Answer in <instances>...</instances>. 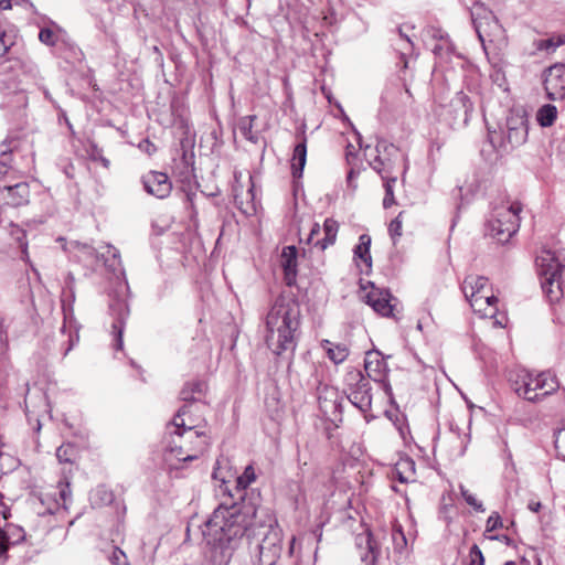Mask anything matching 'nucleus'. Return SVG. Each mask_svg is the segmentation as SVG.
I'll return each mask as SVG.
<instances>
[{"instance_id":"obj_6","label":"nucleus","mask_w":565,"mask_h":565,"mask_svg":"<svg viewBox=\"0 0 565 565\" xmlns=\"http://www.w3.org/2000/svg\"><path fill=\"white\" fill-rule=\"evenodd\" d=\"M522 205L519 202H507L493 210L488 221L489 234L499 243L504 244L519 231Z\"/></svg>"},{"instance_id":"obj_23","label":"nucleus","mask_w":565,"mask_h":565,"mask_svg":"<svg viewBox=\"0 0 565 565\" xmlns=\"http://www.w3.org/2000/svg\"><path fill=\"white\" fill-rule=\"evenodd\" d=\"M281 267L285 271V280L291 286L297 275V248L294 245L286 246L281 252Z\"/></svg>"},{"instance_id":"obj_16","label":"nucleus","mask_w":565,"mask_h":565,"mask_svg":"<svg viewBox=\"0 0 565 565\" xmlns=\"http://www.w3.org/2000/svg\"><path fill=\"white\" fill-rule=\"evenodd\" d=\"M249 186L246 191L238 189L237 185H233L234 203L237 209L245 215H254L257 212V201L255 194V188L249 175Z\"/></svg>"},{"instance_id":"obj_31","label":"nucleus","mask_w":565,"mask_h":565,"mask_svg":"<svg viewBox=\"0 0 565 565\" xmlns=\"http://www.w3.org/2000/svg\"><path fill=\"white\" fill-rule=\"evenodd\" d=\"M450 105L457 111V116L461 118L465 122H467L470 114L473 110V104L470 100L469 96L463 92H458L456 96L452 98Z\"/></svg>"},{"instance_id":"obj_27","label":"nucleus","mask_w":565,"mask_h":565,"mask_svg":"<svg viewBox=\"0 0 565 565\" xmlns=\"http://www.w3.org/2000/svg\"><path fill=\"white\" fill-rule=\"evenodd\" d=\"M307 161V138L302 136L301 141L296 145L292 154L291 170L294 178L302 175L303 168Z\"/></svg>"},{"instance_id":"obj_2","label":"nucleus","mask_w":565,"mask_h":565,"mask_svg":"<svg viewBox=\"0 0 565 565\" xmlns=\"http://www.w3.org/2000/svg\"><path fill=\"white\" fill-rule=\"evenodd\" d=\"M300 310L296 301L278 297L266 317V343L276 355L294 352L297 345Z\"/></svg>"},{"instance_id":"obj_19","label":"nucleus","mask_w":565,"mask_h":565,"mask_svg":"<svg viewBox=\"0 0 565 565\" xmlns=\"http://www.w3.org/2000/svg\"><path fill=\"white\" fill-rule=\"evenodd\" d=\"M0 193L7 204L20 206L29 202L30 189L26 182H18L14 184H4L0 189Z\"/></svg>"},{"instance_id":"obj_55","label":"nucleus","mask_w":565,"mask_h":565,"mask_svg":"<svg viewBox=\"0 0 565 565\" xmlns=\"http://www.w3.org/2000/svg\"><path fill=\"white\" fill-rule=\"evenodd\" d=\"M1 154L3 156V159L0 161V179L8 174L9 167L7 162V149L1 151Z\"/></svg>"},{"instance_id":"obj_32","label":"nucleus","mask_w":565,"mask_h":565,"mask_svg":"<svg viewBox=\"0 0 565 565\" xmlns=\"http://www.w3.org/2000/svg\"><path fill=\"white\" fill-rule=\"evenodd\" d=\"M394 473L401 482L414 481L415 461L409 457L401 458L395 465Z\"/></svg>"},{"instance_id":"obj_37","label":"nucleus","mask_w":565,"mask_h":565,"mask_svg":"<svg viewBox=\"0 0 565 565\" xmlns=\"http://www.w3.org/2000/svg\"><path fill=\"white\" fill-rule=\"evenodd\" d=\"M205 383L202 381H193L188 383L182 388L180 395L183 401H193L196 402L201 398L205 391Z\"/></svg>"},{"instance_id":"obj_18","label":"nucleus","mask_w":565,"mask_h":565,"mask_svg":"<svg viewBox=\"0 0 565 565\" xmlns=\"http://www.w3.org/2000/svg\"><path fill=\"white\" fill-rule=\"evenodd\" d=\"M461 290L472 307L473 299H478V297L487 291H491V286L484 276L468 275L461 284Z\"/></svg>"},{"instance_id":"obj_49","label":"nucleus","mask_w":565,"mask_h":565,"mask_svg":"<svg viewBox=\"0 0 565 565\" xmlns=\"http://www.w3.org/2000/svg\"><path fill=\"white\" fill-rule=\"evenodd\" d=\"M190 223L186 227V236L190 242H193L196 238V230H198V221L194 217V212H190Z\"/></svg>"},{"instance_id":"obj_25","label":"nucleus","mask_w":565,"mask_h":565,"mask_svg":"<svg viewBox=\"0 0 565 565\" xmlns=\"http://www.w3.org/2000/svg\"><path fill=\"white\" fill-rule=\"evenodd\" d=\"M473 301L472 309L475 312H479L484 317H495L498 298L493 294L487 291L478 297V299H473Z\"/></svg>"},{"instance_id":"obj_15","label":"nucleus","mask_w":565,"mask_h":565,"mask_svg":"<svg viewBox=\"0 0 565 565\" xmlns=\"http://www.w3.org/2000/svg\"><path fill=\"white\" fill-rule=\"evenodd\" d=\"M366 303L373 310L383 317H391L393 313L394 305L392 303L395 298L390 290L381 289L372 286L371 290L365 295Z\"/></svg>"},{"instance_id":"obj_61","label":"nucleus","mask_w":565,"mask_h":565,"mask_svg":"<svg viewBox=\"0 0 565 565\" xmlns=\"http://www.w3.org/2000/svg\"><path fill=\"white\" fill-rule=\"evenodd\" d=\"M356 177V172L354 171V169H351L348 173V183L349 185H352V182H353V179Z\"/></svg>"},{"instance_id":"obj_13","label":"nucleus","mask_w":565,"mask_h":565,"mask_svg":"<svg viewBox=\"0 0 565 565\" xmlns=\"http://www.w3.org/2000/svg\"><path fill=\"white\" fill-rule=\"evenodd\" d=\"M109 310L111 316L114 317V322L111 326L114 334V349L117 351L122 350V333L125 329L126 319L130 313L128 302L125 299H113L109 303Z\"/></svg>"},{"instance_id":"obj_3","label":"nucleus","mask_w":565,"mask_h":565,"mask_svg":"<svg viewBox=\"0 0 565 565\" xmlns=\"http://www.w3.org/2000/svg\"><path fill=\"white\" fill-rule=\"evenodd\" d=\"M510 380L516 395L533 403L542 401L559 387L558 380L550 371L534 372L520 369Z\"/></svg>"},{"instance_id":"obj_54","label":"nucleus","mask_w":565,"mask_h":565,"mask_svg":"<svg viewBox=\"0 0 565 565\" xmlns=\"http://www.w3.org/2000/svg\"><path fill=\"white\" fill-rule=\"evenodd\" d=\"M179 135H185V139L189 142V136L192 135L190 127L188 126V122L179 116Z\"/></svg>"},{"instance_id":"obj_56","label":"nucleus","mask_w":565,"mask_h":565,"mask_svg":"<svg viewBox=\"0 0 565 565\" xmlns=\"http://www.w3.org/2000/svg\"><path fill=\"white\" fill-rule=\"evenodd\" d=\"M490 540L500 541V542H502V543H504L505 545H509V546L513 544V540L511 537H509L508 535H504V534L492 535V536H490Z\"/></svg>"},{"instance_id":"obj_60","label":"nucleus","mask_w":565,"mask_h":565,"mask_svg":"<svg viewBox=\"0 0 565 565\" xmlns=\"http://www.w3.org/2000/svg\"><path fill=\"white\" fill-rule=\"evenodd\" d=\"M527 508L533 512H539V510L541 509V502L531 501Z\"/></svg>"},{"instance_id":"obj_44","label":"nucleus","mask_w":565,"mask_h":565,"mask_svg":"<svg viewBox=\"0 0 565 565\" xmlns=\"http://www.w3.org/2000/svg\"><path fill=\"white\" fill-rule=\"evenodd\" d=\"M39 40L45 45L54 46L57 44L58 35L53 30L43 28L40 30Z\"/></svg>"},{"instance_id":"obj_42","label":"nucleus","mask_w":565,"mask_h":565,"mask_svg":"<svg viewBox=\"0 0 565 565\" xmlns=\"http://www.w3.org/2000/svg\"><path fill=\"white\" fill-rule=\"evenodd\" d=\"M23 541L22 534L18 537L8 536L6 531L0 529V556L7 554L10 545L19 544Z\"/></svg>"},{"instance_id":"obj_12","label":"nucleus","mask_w":565,"mask_h":565,"mask_svg":"<svg viewBox=\"0 0 565 565\" xmlns=\"http://www.w3.org/2000/svg\"><path fill=\"white\" fill-rule=\"evenodd\" d=\"M544 89L550 100H561L565 98V66L563 63H556L544 71Z\"/></svg>"},{"instance_id":"obj_59","label":"nucleus","mask_w":565,"mask_h":565,"mask_svg":"<svg viewBox=\"0 0 565 565\" xmlns=\"http://www.w3.org/2000/svg\"><path fill=\"white\" fill-rule=\"evenodd\" d=\"M398 34L399 36L403 39V41L405 42V44L407 45L408 49H412L413 47V43L411 41V39L408 38V35H406L405 33H403L402 29L399 28L398 29Z\"/></svg>"},{"instance_id":"obj_39","label":"nucleus","mask_w":565,"mask_h":565,"mask_svg":"<svg viewBox=\"0 0 565 565\" xmlns=\"http://www.w3.org/2000/svg\"><path fill=\"white\" fill-rule=\"evenodd\" d=\"M7 71H13L11 65H3L0 72V90L17 92L20 89L17 73L7 75Z\"/></svg>"},{"instance_id":"obj_47","label":"nucleus","mask_w":565,"mask_h":565,"mask_svg":"<svg viewBox=\"0 0 565 565\" xmlns=\"http://www.w3.org/2000/svg\"><path fill=\"white\" fill-rule=\"evenodd\" d=\"M503 526V522L498 512H492L486 523V532H492Z\"/></svg>"},{"instance_id":"obj_26","label":"nucleus","mask_w":565,"mask_h":565,"mask_svg":"<svg viewBox=\"0 0 565 565\" xmlns=\"http://www.w3.org/2000/svg\"><path fill=\"white\" fill-rule=\"evenodd\" d=\"M100 262L115 276L124 275L119 252L114 246H106V250L102 253Z\"/></svg>"},{"instance_id":"obj_21","label":"nucleus","mask_w":565,"mask_h":565,"mask_svg":"<svg viewBox=\"0 0 565 565\" xmlns=\"http://www.w3.org/2000/svg\"><path fill=\"white\" fill-rule=\"evenodd\" d=\"M318 401L320 409L326 415L335 416L337 414H342L343 399L339 398L338 391L333 387H324L323 391L320 392Z\"/></svg>"},{"instance_id":"obj_36","label":"nucleus","mask_w":565,"mask_h":565,"mask_svg":"<svg viewBox=\"0 0 565 565\" xmlns=\"http://www.w3.org/2000/svg\"><path fill=\"white\" fill-rule=\"evenodd\" d=\"M557 118V108L552 104L541 106L536 111V121L541 127H551Z\"/></svg>"},{"instance_id":"obj_14","label":"nucleus","mask_w":565,"mask_h":565,"mask_svg":"<svg viewBox=\"0 0 565 565\" xmlns=\"http://www.w3.org/2000/svg\"><path fill=\"white\" fill-rule=\"evenodd\" d=\"M141 181L147 193L158 199H164L171 193L172 182L163 172L149 171Z\"/></svg>"},{"instance_id":"obj_34","label":"nucleus","mask_w":565,"mask_h":565,"mask_svg":"<svg viewBox=\"0 0 565 565\" xmlns=\"http://www.w3.org/2000/svg\"><path fill=\"white\" fill-rule=\"evenodd\" d=\"M102 253L87 244H77L76 257L87 266L95 267L100 262Z\"/></svg>"},{"instance_id":"obj_11","label":"nucleus","mask_w":565,"mask_h":565,"mask_svg":"<svg viewBox=\"0 0 565 565\" xmlns=\"http://www.w3.org/2000/svg\"><path fill=\"white\" fill-rule=\"evenodd\" d=\"M282 535L279 529L269 527L257 544V561L255 565H276L280 558Z\"/></svg>"},{"instance_id":"obj_41","label":"nucleus","mask_w":565,"mask_h":565,"mask_svg":"<svg viewBox=\"0 0 565 565\" xmlns=\"http://www.w3.org/2000/svg\"><path fill=\"white\" fill-rule=\"evenodd\" d=\"M75 455H76V449H75L74 445H72L70 443L62 444L56 449V458L60 462L71 463V462H73Z\"/></svg>"},{"instance_id":"obj_53","label":"nucleus","mask_w":565,"mask_h":565,"mask_svg":"<svg viewBox=\"0 0 565 565\" xmlns=\"http://www.w3.org/2000/svg\"><path fill=\"white\" fill-rule=\"evenodd\" d=\"M4 531L8 536L18 537L20 534H22L23 540L25 539L24 530L18 525L9 524Z\"/></svg>"},{"instance_id":"obj_17","label":"nucleus","mask_w":565,"mask_h":565,"mask_svg":"<svg viewBox=\"0 0 565 565\" xmlns=\"http://www.w3.org/2000/svg\"><path fill=\"white\" fill-rule=\"evenodd\" d=\"M364 369L369 381L384 382L387 374V364L377 350L366 352L364 360Z\"/></svg>"},{"instance_id":"obj_57","label":"nucleus","mask_w":565,"mask_h":565,"mask_svg":"<svg viewBox=\"0 0 565 565\" xmlns=\"http://www.w3.org/2000/svg\"><path fill=\"white\" fill-rule=\"evenodd\" d=\"M320 234V226L319 224H315L311 230H310V234H309V237H308V242L309 243H313V239L316 237V235H319Z\"/></svg>"},{"instance_id":"obj_52","label":"nucleus","mask_w":565,"mask_h":565,"mask_svg":"<svg viewBox=\"0 0 565 565\" xmlns=\"http://www.w3.org/2000/svg\"><path fill=\"white\" fill-rule=\"evenodd\" d=\"M138 148L149 156H151L157 150L156 146L149 139L141 140L138 145Z\"/></svg>"},{"instance_id":"obj_43","label":"nucleus","mask_w":565,"mask_h":565,"mask_svg":"<svg viewBox=\"0 0 565 565\" xmlns=\"http://www.w3.org/2000/svg\"><path fill=\"white\" fill-rule=\"evenodd\" d=\"M460 493L466 503L473 508L477 512H484L481 501H479L472 493H470L462 484L459 486Z\"/></svg>"},{"instance_id":"obj_5","label":"nucleus","mask_w":565,"mask_h":565,"mask_svg":"<svg viewBox=\"0 0 565 565\" xmlns=\"http://www.w3.org/2000/svg\"><path fill=\"white\" fill-rule=\"evenodd\" d=\"M537 274L543 291L551 301L565 296V262L553 252L543 250L536 257Z\"/></svg>"},{"instance_id":"obj_40","label":"nucleus","mask_w":565,"mask_h":565,"mask_svg":"<svg viewBox=\"0 0 565 565\" xmlns=\"http://www.w3.org/2000/svg\"><path fill=\"white\" fill-rule=\"evenodd\" d=\"M114 494L105 486H98L90 494V502L93 505L103 507L113 502Z\"/></svg>"},{"instance_id":"obj_28","label":"nucleus","mask_w":565,"mask_h":565,"mask_svg":"<svg viewBox=\"0 0 565 565\" xmlns=\"http://www.w3.org/2000/svg\"><path fill=\"white\" fill-rule=\"evenodd\" d=\"M256 480V473L254 470V467L252 465H248L244 472L236 477L235 479V487L233 492L235 494V500L237 502L243 501L244 499V491L247 489V487L253 483Z\"/></svg>"},{"instance_id":"obj_9","label":"nucleus","mask_w":565,"mask_h":565,"mask_svg":"<svg viewBox=\"0 0 565 565\" xmlns=\"http://www.w3.org/2000/svg\"><path fill=\"white\" fill-rule=\"evenodd\" d=\"M186 414L185 406L179 407V417H183ZM204 419L201 416H196L194 419H190L186 423L185 418H182L181 423H179V437H182L184 440L192 441L195 439L194 449L195 452L192 455H186L182 459L179 458L180 461H190L198 459L200 454L204 450L207 438L202 430Z\"/></svg>"},{"instance_id":"obj_10","label":"nucleus","mask_w":565,"mask_h":565,"mask_svg":"<svg viewBox=\"0 0 565 565\" xmlns=\"http://www.w3.org/2000/svg\"><path fill=\"white\" fill-rule=\"evenodd\" d=\"M471 20L476 33L484 46L487 39L492 41L493 36L501 34V25L491 10L483 4L476 2L471 8Z\"/></svg>"},{"instance_id":"obj_62","label":"nucleus","mask_w":565,"mask_h":565,"mask_svg":"<svg viewBox=\"0 0 565 565\" xmlns=\"http://www.w3.org/2000/svg\"><path fill=\"white\" fill-rule=\"evenodd\" d=\"M11 8V0H0V9L7 10Z\"/></svg>"},{"instance_id":"obj_63","label":"nucleus","mask_w":565,"mask_h":565,"mask_svg":"<svg viewBox=\"0 0 565 565\" xmlns=\"http://www.w3.org/2000/svg\"><path fill=\"white\" fill-rule=\"evenodd\" d=\"M190 178V171H186V173L182 172L181 174H179V182H183L185 180H189Z\"/></svg>"},{"instance_id":"obj_50","label":"nucleus","mask_w":565,"mask_h":565,"mask_svg":"<svg viewBox=\"0 0 565 565\" xmlns=\"http://www.w3.org/2000/svg\"><path fill=\"white\" fill-rule=\"evenodd\" d=\"M555 448L558 454L565 459V429L559 430L555 435Z\"/></svg>"},{"instance_id":"obj_46","label":"nucleus","mask_w":565,"mask_h":565,"mask_svg":"<svg viewBox=\"0 0 565 565\" xmlns=\"http://www.w3.org/2000/svg\"><path fill=\"white\" fill-rule=\"evenodd\" d=\"M470 565H484V556L477 544H473L469 551Z\"/></svg>"},{"instance_id":"obj_4","label":"nucleus","mask_w":565,"mask_h":565,"mask_svg":"<svg viewBox=\"0 0 565 565\" xmlns=\"http://www.w3.org/2000/svg\"><path fill=\"white\" fill-rule=\"evenodd\" d=\"M529 137V117L525 109L512 108L500 132L490 131L489 140L501 153H508L522 145Z\"/></svg>"},{"instance_id":"obj_30","label":"nucleus","mask_w":565,"mask_h":565,"mask_svg":"<svg viewBox=\"0 0 565 565\" xmlns=\"http://www.w3.org/2000/svg\"><path fill=\"white\" fill-rule=\"evenodd\" d=\"M321 347L326 350L328 358L334 363L344 362L349 355V349L345 344L333 343L329 340H322Z\"/></svg>"},{"instance_id":"obj_51","label":"nucleus","mask_w":565,"mask_h":565,"mask_svg":"<svg viewBox=\"0 0 565 565\" xmlns=\"http://www.w3.org/2000/svg\"><path fill=\"white\" fill-rule=\"evenodd\" d=\"M108 558L113 565H121L122 559L126 558V555L119 547H114Z\"/></svg>"},{"instance_id":"obj_24","label":"nucleus","mask_w":565,"mask_h":565,"mask_svg":"<svg viewBox=\"0 0 565 565\" xmlns=\"http://www.w3.org/2000/svg\"><path fill=\"white\" fill-rule=\"evenodd\" d=\"M57 492H53V493H46V498L47 499H53L54 500V503H53V507H49L47 508V512L49 513H54L56 509H58L60 507H63L64 509L67 508V503L71 502V498H72V491H71V484L68 481H61L58 482V486H57Z\"/></svg>"},{"instance_id":"obj_33","label":"nucleus","mask_w":565,"mask_h":565,"mask_svg":"<svg viewBox=\"0 0 565 565\" xmlns=\"http://www.w3.org/2000/svg\"><path fill=\"white\" fill-rule=\"evenodd\" d=\"M338 231L339 223L333 218H327L323 223V238L316 241L313 244L319 246L321 250H324L335 243Z\"/></svg>"},{"instance_id":"obj_1","label":"nucleus","mask_w":565,"mask_h":565,"mask_svg":"<svg viewBox=\"0 0 565 565\" xmlns=\"http://www.w3.org/2000/svg\"><path fill=\"white\" fill-rule=\"evenodd\" d=\"M212 477L220 482L216 488L224 499L205 521L203 535L210 544H232L241 537L252 525L255 511L235 500V494L230 488L231 473L224 471L221 461H216Z\"/></svg>"},{"instance_id":"obj_58","label":"nucleus","mask_w":565,"mask_h":565,"mask_svg":"<svg viewBox=\"0 0 565 565\" xmlns=\"http://www.w3.org/2000/svg\"><path fill=\"white\" fill-rule=\"evenodd\" d=\"M243 177V173L241 171H234V183L233 185H237L238 189H243L242 184H241V179Z\"/></svg>"},{"instance_id":"obj_29","label":"nucleus","mask_w":565,"mask_h":565,"mask_svg":"<svg viewBox=\"0 0 565 565\" xmlns=\"http://www.w3.org/2000/svg\"><path fill=\"white\" fill-rule=\"evenodd\" d=\"M371 247V236L367 234H362L359 237V244L354 247V259L361 260L366 271H369L372 267V256L370 253Z\"/></svg>"},{"instance_id":"obj_22","label":"nucleus","mask_w":565,"mask_h":565,"mask_svg":"<svg viewBox=\"0 0 565 565\" xmlns=\"http://www.w3.org/2000/svg\"><path fill=\"white\" fill-rule=\"evenodd\" d=\"M358 546L361 551V561L365 565H376L377 557L380 555V548L376 541L373 539L371 533L359 535L356 539Z\"/></svg>"},{"instance_id":"obj_38","label":"nucleus","mask_w":565,"mask_h":565,"mask_svg":"<svg viewBox=\"0 0 565 565\" xmlns=\"http://www.w3.org/2000/svg\"><path fill=\"white\" fill-rule=\"evenodd\" d=\"M565 44V34L553 35L548 39L534 41L536 51L553 53L557 47Z\"/></svg>"},{"instance_id":"obj_48","label":"nucleus","mask_w":565,"mask_h":565,"mask_svg":"<svg viewBox=\"0 0 565 565\" xmlns=\"http://www.w3.org/2000/svg\"><path fill=\"white\" fill-rule=\"evenodd\" d=\"M203 530H204V527L201 530V534H203ZM245 534H246V532L241 537H237L235 541H233L232 544H228V545L227 544H223V545H221V544H210L207 542V540L204 537V535H202V537L206 542L207 545H210L212 547H215V548L218 547L222 551L223 554L227 553V555H231V551H233L235 548L237 541L241 540Z\"/></svg>"},{"instance_id":"obj_8","label":"nucleus","mask_w":565,"mask_h":565,"mask_svg":"<svg viewBox=\"0 0 565 565\" xmlns=\"http://www.w3.org/2000/svg\"><path fill=\"white\" fill-rule=\"evenodd\" d=\"M347 398L362 413L371 411V384L360 370L353 369L345 374Z\"/></svg>"},{"instance_id":"obj_45","label":"nucleus","mask_w":565,"mask_h":565,"mask_svg":"<svg viewBox=\"0 0 565 565\" xmlns=\"http://www.w3.org/2000/svg\"><path fill=\"white\" fill-rule=\"evenodd\" d=\"M402 214L403 213L401 212L394 220H392L388 226V232L394 244L396 243V239L402 236Z\"/></svg>"},{"instance_id":"obj_20","label":"nucleus","mask_w":565,"mask_h":565,"mask_svg":"<svg viewBox=\"0 0 565 565\" xmlns=\"http://www.w3.org/2000/svg\"><path fill=\"white\" fill-rule=\"evenodd\" d=\"M177 434V414L167 425V431L162 439V460L172 470L175 466L177 455L174 448V435Z\"/></svg>"},{"instance_id":"obj_64","label":"nucleus","mask_w":565,"mask_h":565,"mask_svg":"<svg viewBox=\"0 0 565 565\" xmlns=\"http://www.w3.org/2000/svg\"><path fill=\"white\" fill-rule=\"evenodd\" d=\"M401 62L403 63V68H407V60H406V53H401Z\"/></svg>"},{"instance_id":"obj_7","label":"nucleus","mask_w":565,"mask_h":565,"mask_svg":"<svg viewBox=\"0 0 565 565\" xmlns=\"http://www.w3.org/2000/svg\"><path fill=\"white\" fill-rule=\"evenodd\" d=\"M375 151L377 154L370 164L382 175V179L384 180L385 196L383 199V207L388 209L395 203L394 185L397 178L390 177L388 172L393 164L392 157L397 154V149L393 143L382 139L377 141Z\"/></svg>"},{"instance_id":"obj_35","label":"nucleus","mask_w":565,"mask_h":565,"mask_svg":"<svg viewBox=\"0 0 565 565\" xmlns=\"http://www.w3.org/2000/svg\"><path fill=\"white\" fill-rule=\"evenodd\" d=\"M256 119V116H245L242 117L238 121L237 128L241 132V135L248 141L253 143H257L259 136L257 131H254V121Z\"/></svg>"}]
</instances>
